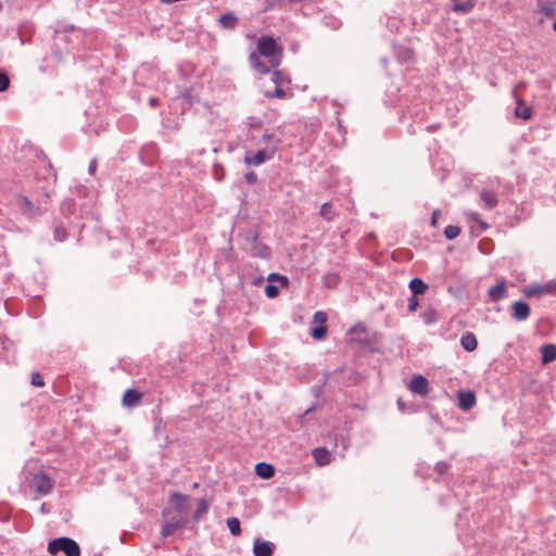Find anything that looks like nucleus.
<instances>
[{
    "mask_svg": "<svg viewBox=\"0 0 556 556\" xmlns=\"http://www.w3.org/2000/svg\"><path fill=\"white\" fill-rule=\"evenodd\" d=\"M257 50L262 56L269 59L271 67H277L279 65L282 49L278 47L276 40L273 37H261L257 41Z\"/></svg>",
    "mask_w": 556,
    "mask_h": 556,
    "instance_id": "obj_1",
    "label": "nucleus"
},
{
    "mask_svg": "<svg viewBox=\"0 0 556 556\" xmlns=\"http://www.w3.org/2000/svg\"><path fill=\"white\" fill-rule=\"evenodd\" d=\"M52 556L63 552L66 556H80L79 545L70 538H58L49 542L47 547Z\"/></svg>",
    "mask_w": 556,
    "mask_h": 556,
    "instance_id": "obj_2",
    "label": "nucleus"
},
{
    "mask_svg": "<svg viewBox=\"0 0 556 556\" xmlns=\"http://www.w3.org/2000/svg\"><path fill=\"white\" fill-rule=\"evenodd\" d=\"M523 294L527 298L556 295V280L528 286L523 289Z\"/></svg>",
    "mask_w": 556,
    "mask_h": 556,
    "instance_id": "obj_3",
    "label": "nucleus"
},
{
    "mask_svg": "<svg viewBox=\"0 0 556 556\" xmlns=\"http://www.w3.org/2000/svg\"><path fill=\"white\" fill-rule=\"evenodd\" d=\"M271 80H273L275 87H274L273 90H269V89L265 90V92H264L265 97H267V98H279V99L287 98L288 92L283 88V85L285 84H289V80L286 78V76L281 72L275 71L273 73V79Z\"/></svg>",
    "mask_w": 556,
    "mask_h": 556,
    "instance_id": "obj_4",
    "label": "nucleus"
},
{
    "mask_svg": "<svg viewBox=\"0 0 556 556\" xmlns=\"http://www.w3.org/2000/svg\"><path fill=\"white\" fill-rule=\"evenodd\" d=\"M30 483L35 491L40 495H47L53 489V480L43 471L35 473Z\"/></svg>",
    "mask_w": 556,
    "mask_h": 556,
    "instance_id": "obj_5",
    "label": "nucleus"
},
{
    "mask_svg": "<svg viewBox=\"0 0 556 556\" xmlns=\"http://www.w3.org/2000/svg\"><path fill=\"white\" fill-rule=\"evenodd\" d=\"M408 389L413 393H417L421 396L428 395L429 388H428V381L427 379L421 375H416L412 378Z\"/></svg>",
    "mask_w": 556,
    "mask_h": 556,
    "instance_id": "obj_6",
    "label": "nucleus"
},
{
    "mask_svg": "<svg viewBox=\"0 0 556 556\" xmlns=\"http://www.w3.org/2000/svg\"><path fill=\"white\" fill-rule=\"evenodd\" d=\"M143 393L137 389H127L122 397V404L126 407H134L140 404Z\"/></svg>",
    "mask_w": 556,
    "mask_h": 556,
    "instance_id": "obj_7",
    "label": "nucleus"
},
{
    "mask_svg": "<svg viewBox=\"0 0 556 556\" xmlns=\"http://www.w3.org/2000/svg\"><path fill=\"white\" fill-rule=\"evenodd\" d=\"M458 407L463 410H469L476 405L477 397L472 391H459L457 393Z\"/></svg>",
    "mask_w": 556,
    "mask_h": 556,
    "instance_id": "obj_8",
    "label": "nucleus"
},
{
    "mask_svg": "<svg viewBox=\"0 0 556 556\" xmlns=\"http://www.w3.org/2000/svg\"><path fill=\"white\" fill-rule=\"evenodd\" d=\"M169 503L178 513H185L189 509V497L185 494L175 492L169 496Z\"/></svg>",
    "mask_w": 556,
    "mask_h": 556,
    "instance_id": "obj_9",
    "label": "nucleus"
},
{
    "mask_svg": "<svg viewBox=\"0 0 556 556\" xmlns=\"http://www.w3.org/2000/svg\"><path fill=\"white\" fill-rule=\"evenodd\" d=\"M511 316L516 320H526L530 316V306L526 302L517 301L511 304Z\"/></svg>",
    "mask_w": 556,
    "mask_h": 556,
    "instance_id": "obj_10",
    "label": "nucleus"
},
{
    "mask_svg": "<svg viewBox=\"0 0 556 556\" xmlns=\"http://www.w3.org/2000/svg\"><path fill=\"white\" fill-rule=\"evenodd\" d=\"M275 549V544L269 541H262L256 539L253 545L255 556H271Z\"/></svg>",
    "mask_w": 556,
    "mask_h": 556,
    "instance_id": "obj_11",
    "label": "nucleus"
},
{
    "mask_svg": "<svg viewBox=\"0 0 556 556\" xmlns=\"http://www.w3.org/2000/svg\"><path fill=\"white\" fill-rule=\"evenodd\" d=\"M489 296L493 302L501 301L507 296V286L504 279H501L497 285L492 286L489 291Z\"/></svg>",
    "mask_w": 556,
    "mask_h": 556,
    "instance_id": "obj_12",
    "label": "nucleus"
},
{
    "mask_svg": "<svg viewBox=\"0 0 556 556\" xmlns=\"http://www.w3.org/2000/svg\"><path fill=\"white\" fill-rule=\"evenodd\" d=\"M186 525V520L184 518H173L166 520L162 528V535L167 538L176 532L179 528H182Z\"/></svg>",
    "mask_w": 556,
    "mask_h": 556,
    "instance_id": "obj_13",
    "label": "nucleus"
},
{
    "mask_svg": "<svg viewBox=\"0 0 556 556\" xmlns=\"http://www.w3.org/2000/svg\"><path fill=\"white\" fill-rule=\"evenodd\" d=\"M513 96L516 99L517 103V106L515 109L516 116L522 119H529L532 116L531 108L525 105L523 100L516 94V90L513 91Z\"/></svg>",
    "mask_w": 556,
    "mask_h": 556,
    "instance_id": "obj_14",
    "label": "nucleus"
},
{
    "mask_svg": "<svg viewBox=\"0 0 556 556\" xmlns=\"http://www.w3.org/2000/svg\"><path fill=\"white\" fill-rule=\"evenodd\" d=\"M255 472L260 478L270 479L275 475V468L267 463H258L255 466Z\"/></svg>",
    "mask_w": 556,
    "mask_h": 556,
    "instance_id": "obj_15",
    "label": "nucleus"
},
{
    "mask_svg": "<svg viewBox=\"0 0 556 556\" xmlns=\"http://www.w3.org/2000/svg\"><path fill=\"white\" fill-rule=\"evenodd\" d=\"M460 344H462L463 349L466 350L467 352H472L477 349L478 341H477L476 336L472 332H467V333L463 334V337L460 339Z\"/></svg>",
    "mask_w": 556,
    "mask_h": 556,
    "instance_id": "obj_16",
    "label": "nucleus"
},
{
    "mask_svg": "<svg viewBox=\"0 0 556 556\" xmlns=\"http://www.w3.org/2000/svg\"><path fill=\"white\" fill-rule=\"evenodd\" d=\"M313 457L319 466H324L330 463L331 455L328 450L324 447H317L313 451Z\"/></svg>",
    "mask_w": 556,
    "mask_h": 556,
    "instance_id": "obj_17",
    "label": "nucleus"
},
{
    "mask_svg": "<svg viewBox=\"0 0 556 556\" xmlns=\"http://www.w3.org/2000/svg\"><path fill=\"white\" fill-rule=\"evenodd\" d=\"M409 289L413 295L424 294L428 290V285L420 278H413L409 281Z\"/></svg>",
    "mask_w": 556,
    "mask_h": 556,
    "instance_id": "obj_18",
    "label": "nucleus"
},
{
    "mask_svg": "<svg viewBox=\"0 0 556 556\" xmlns=\"http://www.w3.org/2000/svg\"><path fill=\"white\" fill-rule=\"evenodd\" d=\"M218 21L222 27L226 29H232L236 27L238 23V17L233 13L228 12L220 15Z\"/></svg>",
    "mask_w": 556,
    "mask_h": 556,
    "instance_id": "obj_19",
    "label": "nucleus"
},
{
    "mask_svg": "<svg viewBox=\"0 0 556 556\" xmlns=\"http://www.w3.org/2000/svg\"><path fill=\"white\" fill-rule=\"evenodd\" d=\"M542 363L546 364L556 359V345L546 344L542 349Z\"/></svg>",
    "mask_w": 556,
    "mask_h": 556,
    "instance_id": "obj_20",
    "label": "nucleus"
},
{
    "mask_svg": "<svg viewBox=\"0 0 556 556\" xmlns=\"http://www.w3.org/2000/svg\"><path fill=\"white\" fill-rule=\"evenodd\" d=\"M455 3L453 4V11L458 13H467L473 9L476 5V0H463L457 2L454 0Z\"/></svg>",
    "mask_w": 556,
    "mask_h": 556,
    "instance_id": "obj_21",
    "label": "nucleus"
},
{
    "mask_svg": "<svg viewBox=\"0 0 556 556\" xmlns=\"http://www.w3.org/2000/svg\"><path fill=\"white\" fill-rule=\"evenodd\" d=\"M249 61L251 63V65L260 73H268L269 72V67L260 60V56L255 53V52H252L249 56Z\"/></svg>",
    "mask_w": 556,
    "mask_h": 556,
    "instance_id": "obj_22",
    "label": "nucleus"
},
{
    "mask_svg": "<svg viewBox=\"0 0 556 556\" xmlns=\"http://www.w3.org/2000/svg\"><path fill=\"white\" fill-rule=\"evenodd\" d=\"M480 197L486 208L491 210L496 206L497 199L495 193L491 191H483L481 192Z\"/></svg>",
    "mask_w": 556,
    "mask_h": 556,
    "instance_id": "obj_23",
    "label": "nucleus"
},
{
    "mask_svg": "<svg viewBox=\"0 0 556 556\" xmlns=\"http://www.w3.org/2000/svg\"><path fill=\"white\" fill-rule=\"evenodd\" d=\"M319 215L325 220H328V222L331 220L334 217V211H333L332 205L328 202L324 203L320 207Z\"/></svg>",
    "mask_w": 556,
    "mask_h": 556,
    "instance_id": "obj_24",
    "label": "nucleus"
},
{
    "mask_svg": "<svg viewBox=\"0 0 556 556\" xmlns=\"http://www.w3.org/2000/svg\"><path fill=\"white\" fill-rule=\"evenodd\" d=\"M540 11L546 17H554L556 15V4L554 2H545L540 4Z\"/></svg>",
    "mask_w": 556,
    "mask_h": 556,
    "instance_id": "obj_25",
    "label": "nucleus"
},
{
    "mask_svg": "<svg viewBox=\"0 0 556 556\" xmlns=\"http://www.w3.org/2000/svg\"><path fill=\"white\" fill-rule=\"evenodd\" d=\"M267 154L264 150H261L258 152H256L253 156L251 157H247V162L249 164H252V165H261L266 159H267Z\"/></svg>",
    "mask_w": 556,
    "mask_h": 556,
    "instance_id": "obj_26",
    "label": "nucleus"
},
{
    "mask_svg": "<svg viewBox=\"0 0 556 556\" xmlns=\"http://www.w3.org/2000/svg\"><path fill=\"white\" fill-rule=\"evenodd\" d=\"M227 526L229 528V531L233 534V535H239L241 533V528H240V521L238 518L236 517H231V518H228L227 519Z\"/></svg>",
    "mask_w": 556,
    "mask_h": 556,
    "instance_id": "obj_27",
    "label": "nucleus"
},
{
    "mask_svg": "<svg viewBox=\"0 0 556 556\" xmlns=\"http://www.w3.org/2000/svg\"><path fill=\"white\" fill-rule=\"evenodd\" d=\"M459 233H460V228L455 225H448L444 230V235H445L446 239H448V240L455 239L456 237L459 236Z\"/></svg>",
    "mask_w": 556,
    "mask_h": 556,
    "instance_id": "obj_28",
    "label": "nucleus"
},
{
    "mask_svg": "<svg viewBox=\"0 0 556 556\" xmlns=\"http://www.w3.org/2000/svg\"><path fill=\"white\" fill-rule=\"evenodd\" d=\"M327 333V327L326 326H318L315 328H312L311 336L315 340H323Z\"/></svg>",
    "mask_w": 556,
    "mask_h": 556,
    "instance_id": "obj_29",
    "label": "nucleus"
},
{
    "mask_svg": "<svg viewBox=\"0 0 556 556\" xmlns=\"http://www.w3.org/2000/svg\"><path fill=\"white\" fill-rule=\"evenodd\" d=\"M208 509V504L205 500H200L198 503V507L194 511V518L199 519L202 515L206 514Z\"/></svg>",
    "mask_w": 556,
    "mask_h": 556,
    "instance_id": "obj_30",
    "label": "nucleus"
},
{
    "mask_svg": "<svg viewBox=\"0 0 556 556\" xmlns=\"http://www.w3.org/2000/svg\"><path fill=\"white\" fill-rule=\"evenodd\" d=\"M324 280H325V285L328 288H334L339 282V277H338V275L329 274L325 277Z\"/></svg>",
    "mask_w": 556,
    "mask_h": 556,
    "instance_id": "obj_31",
    "label": "nucleus"
},
{
    "mask_svg": "<svg viewBox=\"0 0 556 556\" xmlns=\"http://www.w3.org/2000/svg\"><path fill=\"white\" fill-rule=\"evenodd\" d=\"M31 384L37 388H41L45 386V380L41 375L37 371L31 374Z\"/></svg>",
    "mask_w": 556,
    "mask_h": 556,
    "instance_id": "obj_32",
    "label": "nucleus"
},
{
    "mask_svg": "<svg viewBox=\"0 0 556 556\" xmlns=\"http://www.w3.org/2000/svg\"><path fill=\"white\" fill-rule=\"evenodd\" d=\"M9 86H10L9 76L5 73L0 72V92L8 90Z\"/></svg>",
    "mask_w": 556,
    "mask_h": 556,
    "instance_id": "obj_33",
    "label": "nucleus"
},
{
    "mask_svg": "<svg viewBox=\"0 0 556 556\" xmlns=\"http://www.w3.org/2000/svg\"><path fill=\"white\" fill-rule=\"evenodd\" d=\"M327 318V314L321 311L316 312L313 316L314 323L319 324V326H325Z\"/></svg>",
    "mask_w": 556,
    "mask_h": 556,
    "instance_id": "obj_34",
    "label": "nucleus"
},
{
    "mask_svg": "<svg viewBox=\"0 0 556 556\" xmlns=\"http://www.w3.org/2000/svg\"><path fill=\"white\" fill-rule=\"evenodd\" d=\"M279 293V290L276 286L274 285H267L265 287V294L267 295V298L269 299H274L278 295Z\"/></svg>",
    "mask_w": 556,
    "mask_h": 556,
    "instance_id": "obj_35",
    "label": "nucleus"
},
{
    "mask_svg": "<svg viewBox=\"0 0 556 556\" xmlns=\"http://www.w3.org/2000/svg\"><path fill=\"white\" fill-rule=\"evenodd\" d=\"M447 469H448V464L445 463V462H439L435 467H434V470L439 473V475H445L447 472Z\"/></svg>",
    "mask_w": 556,
    "mask_h": 556,
    "instance_id": "obj_36",
    "label": "nucleus"
},
{
    "mask_svg": "<svg viewBox=\"0 0 556 556\" xmlns=\"http://www.w3.org/2000/svg\"><path fill=\"white\" fill-rule=\"evenodd\" d=\"M256 250H257L256 255H258V256L266 257L269 255V250L266 245L256 244Z\"/></svg>",
    "mask_w": 556,
    "mask_h": 556,
    "instance_id": "obj_37",
    "label": "nucleus"
},
{
    "mask_svg": "<svg viewBox=\"0 0 556 556\" xmlns=\"http://www.w3.org/2000/svg\"><path fill=\"white\" fill-rule=\"evenodd\" d=\"M425 321L430 324L437 319V313L433 309H430L424 314Z\"/></svg>",
    "mask_w": 556,
    "mask_h": 556,
    "instance_id": "obj_38",
    "label": "nucleus"
},
{
    "mask_svg": "<svg viewBox=\"0 0 556 556\" xmlns=\"http://www.w3.org/2000/svg\"><path fill=\"white\" fill-rule=\"evenodd\" d=\"M419 303H418V300L416 299L415 295H413L409 300H408V309L410 312H415L418 307Z\"/></svg>",
    "mask_w": 556,
    "mask_h": 556,
    "instance_id": "obj_39",
    "label": "nucleus"
},
{
    "mask_svg": "<svg viewBox=\"0 0 556 556\" xmlns=\"http://www.w3.org/2000/svg\"><path fill=\"white\" fill-rule=\"evenodd\" d=\"M470 217L475 222H477L483 229H485L488 227V225L484 222H482V219L480 218V215L478 213H471Z\"/></svg>",
    "mask_w": 556,
    "mask_h": 556,
    "instance_id": "obj_40",
    "label": "nucleus"
},
{
    "mask_svg": "<svg viewBox=\"0 0 556 556\" xmlns=\"http://www.w3.org/2000/svg\"><path fill=\"white\" fill-rule=\"evenodd\" d=\"M245 180L249 182V184H255L256 180H257V176L255 173L253 172H250V173H247L245 174Z\"/></svg>",
    "mask_w": 556,
    "mask_h": 556,
    "instance_id": "obj_41",
    "label": "nucleus"
},
{
    "mask_svg": "<svg viewBox=\"0 0 556 556\" xmlns=\"http://www.w3.org/2000/svg\"><path fill=\"white\" fill-rule=\"evenodd\" d=\"M276 278H279V280H280L281 282H283L285 285H287V283H288V278H287V277H285V276H280V277H279L277 274H270V275L268 276V280H269V281L275 280Z\"/></svg>",
    "mask_w": 556,
    "mask_h": 556,
    "instance_id": "obj_42",
    "label": "nucleus"
},
{
    "mask_svg": "<svg viewBox=\"0 0 556 556\" xmlns=\"http://www.w3.org/2000/svg\"><path fill=\"white\" fill-rule=\"evenodd\" d=\"M440 217V211L435 210L433 213H432V216H431V225L433 227L437 226V223H438V219Z\"/></svg>",
    "mask_w": 556,
    "mask_h": 556,
    "instance_id": "obj_43",
    "label": "nucleus"
},
{
    "mask_svg": "<svg viewBox=\"0 0 556 556\" xmlns=\"http://www.w3.org/2000/svg\"><path fill=\"white\" fill-rule=\"evenodd\" d=\"M96 169H97V162H96V160H92V161L90 162V164H89L88 170H89V173H90L91 175H93V174H94V172H96Z\"/></svg>",
    "mask_w": 556,
    "mask_h": 556,
    "instance_id": "obj_44",
    "label": "nucleus"
},
{
    "mask_svg": "<svg viewBox=\"0 0 556 556\" xmlns=\"http://www.w3.org/2000/svg\"><path fill=\"white\" fill-rule=\"evenodd\" d=\"M149 103H150L151 106H156L159 104V99L152 97V98L149 99Z\"/></svg>",
    "mask_w": 556,
    "mask_h": 556,
    "instance_id": "obj_45",
    "label": "nucleus"
},
{
    "mask_svg": "<svg viewBox=\"0 0 556 556\" xmlns=\"http://www.w3.org/2000/svg\"><path fill=\"white\" fill-rule=\"evenodd\" d=\"M523 86H525V84H523V83H520V84H518V86H517L514 90H516V91H517V88H520V87H523Z\"/></svg>",
    "mask_w": 556,
    "mask_h": 556,
    "instance_id": "obj_46",
    "label": "nucleus"
},
{
    "mask_svg": "<svg viewBox=\"0 0 556 556\" xmlns=\"http://www.w3.org/2000/svg\"><path fill=\"white\" fill-rule=\"evenodd\" d=\"M270 138H271V136H270V135H265V136H264V139H265V140H269Z\"/></svg>",
    "mask_w": 556,
    "mask_h": 556,
    "instance_id": "obj_47",
    "label": "nucleus"
},
{
    "mask_svg": "<svg viewBox=\"0 0 556 556\" xmlns=\"http://www.w3.org/2000/svg\"><path fill=\"white\" fill-rule=\"evenodd\" d=\"M256 239H257V233H255L254 237H253V240H254L255 243H256Z\"/></svg>",
    "mask_w": 556,
    "mask_h": 556,
    "instance_id": "obj_48",
    "label": "nucleus"
},
{
    "mask_svg": "<svg viewBox=\"0 0 556 556\" xmlns=\"http://www.w3.org/2000/svg\"><path fill=\"white\" fill-rule=\"evenodd\" d=\"M553 29L556 31V21L553 24Z\"/></svg>",
    "mask_w": 556,
    "mask_h": 556,
    "instance_id": "obj_49",
    "label": "nucleus"
}]
</instances>
